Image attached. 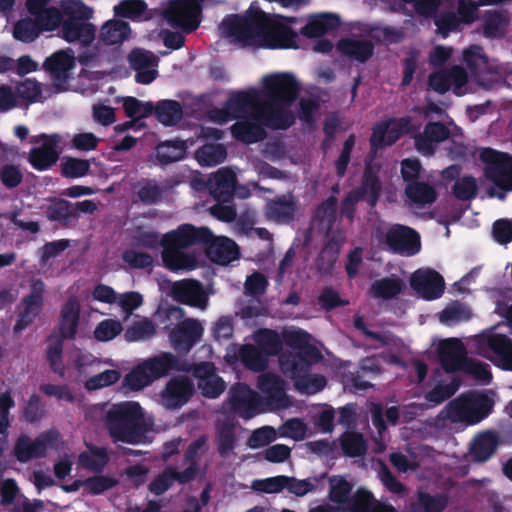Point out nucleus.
<instances>
[{
	"instance_id": "1",
	"label": "nucleus",
	"mask_w": 512,
	"mask_h": 512,
	"mask_svg": "<svg viewBox=\"0 0 512 512\" xmlns=\"http://www.w3.org/2000/svg\"><path fill=\"white\" fill-rule=\"evenodd\" d=\"M261 85L262 91L251 88L231 95L223 110L212 113V118L219 123L238 119L232 126V134L246 143L264 137L263 125L285 129L294 121L290 107L299 90L294 76L290 73L269 74L261 79Z\"/></svg>"
},
{
	"instance_id": "2",
	"label": "nucleus",
	"mask_w": 512,
	"mask_h": 512,
	"mask_svg": "<svg viewBox=\"0 0 512 512\" xmlns=\"http://www.w3.org/2000/svg\"><path fill=\"white\" fill-rule=\"evenodd\" d=\"M292 22V19L279 15L265 14L251 5L244 16H227L220 25V32L243 46L296 48L298 35L291 28Z\"/></svg>"
},
{
	"instance_id": "3",
	"label": "nucleus",
	"mask_w": 512,
	"mask_h": 512,
	"mask_svg": "<svg viewBox=\"0 0 512 512\" xmlns=\"http://www.w3.org/2000/svg\"><path fill=\"white\" fill-rule=\"evenodd\" d=\"M104 425L114 443L139 444L148 431L144 410L135 401L112 404L105 413Z\"/></svg>"
},
{
	"instance_id": "4",
	"label": "nucleus",
	"mask_w": 512,
	"mask_h": 512,
	"mask_svg": "<svg viewBox=\"0 0 512 512\" xmlns=\"http://www.w3.org/2000/svg\"><path fill=\"white\" fill-rule=\"evenodd\" d=\"M311 335L304 330L283 332V343L295 350L286 351L279 357V365L285 376H298L310 371L323 358L319 349L310 344Z\"/></svg>"
},
{
	"instance_id": "5",
	"label": "nucleus",
	"mask_w": 512,
	"mask_h": 512,
	"mask_svg": "<svg viewBox=\"0 0 512 512\" xmlns=\"http://www.w3.org/2000/svg\"><path fill=\"white\" fill-rule=\"evenodd\" d=\"M493 404L486 395H460L447 404L446 418L452 423L475 425L491 413Z\"/></svg>"
},
{
	"instance_id": "6",
	"label": "nucleus",
	"mask_w": 512,
	"mask_h": 512,
	"mask_svg": "<svg viewBox=\"0 0 512 512\" xmlns=\"http://www.w3.org/2000/svg\"><path fill=\"white\" fill-rule=\"evenodd\" d=\"M429 85L436 92L445 93L451 90L457 96L475 92L479 85L489 87L481 82L474 83L469 80L467 73L460 66H454L449 71L432 74L429 79Z\"/></svg>"
},
{
	"instance_id": "7",
	"label": "nucleus",
	"mask_w": 512,
	"mask_h": 512,
	"mask_svg": "<svg viewBox=\"0 0 512 512\" xmlns=\"http://www.w3.org/2000/svg\"><path fill=\"white\" fill-rule=\"evenodd\" d=\"M60 438L57 430L50 429L40 433L33 441L27 435H21L15 442L13 453L21 463L46 456L48 448H54Z\"/></svg>"
},
{
	"instance_id": "8",
	"label": "nucleus",
	"mask_w": 512,
	"mask_h": 512,
	"mask_svg": "<svg viewBox=\"0 0 512 512\" xmlns=\"http://www.w3.org/2000/svg\"><path fill=\"white\" fill-rule=\"evenodd\" d=\"M210 238L211 232L208 229L195 228L190 224H183L177 229L164 234L160 245L163 247V256H174L180 250Z\"/></svg>"
},
{
	"instance_id": "9",
	"label": "nucleus",
	"mask_w": 512,
	"mask_h": 512,
	"mask_svg": "<svg viewBox=\"0 0 512 512\" xmlns=\"http://www.w3.org/2000/svg\"><path fill=\"white\" fill-rule=\"evenodd\" d=\"M480 353L495 366L512 371V339L504 334L490 333L479 340Z\"/></svg>"
},
{
	"instance_id": "10",
	"label": "nucleus",
	"mask_w": 512,
	"mask_h": 512,
	"mask_svg": "<svg viewBox=\"0 0 512 512\" xmlns=\"http://www.w3.org/2000/svg\"><path fill=\"white\" fill-rule=\"evenodd\" d=\"M485 163V174L496 186L512 190V158L502 152L486 148L480 155Z\"/></svg>"
},
{
	"instance_id": "11",
	"label": "nucleus",
	"mask_w": 512,
	"mask_h": 512,
	"mask_svg": "<svg viewBox=\"0 0 512 512\" xmlns=\"http://www.w3.org/2000/svg\"><path fill=\"white\" fill-rule=\"evenodd\" d=\"M33 148L29 152V162L37 170H46L54 165L60 155V136L41 134L31 138Z\"/></svg>"
},
{
	"instance_id": "12",
	"label": "nucleus",
	"mask_w": 512,
	"mask_h": 512,
	"mask_svg": "<svg viewBox=\"0 0 512 512\" xmlns=\"http://www.w3.org/2000/svg\"><path fill=\"white\" fill-rule=\"evenodd\" d=\"M228 401L231 410L245 420L253 418L261 411L260 395L243 382L235 383L230 387Z\"/></svg>"
},
{
	"instance_id": "13",
	"label": "nucleus",
	"mask_w": 512,
	"mask_h": 512,
	"mask_svg": "<svg viewBox=\"0 0 512 512\" xmlns=\"http://www.w3.org/2000/svg\"><path fill=\"white\" fill-rule=\"evenodd\" d=\"M478 17L477 6L471 0H459L457 10H443L435 18V25L446 36L449 32L472 24Z\"/></svg>"
},
{
	"instance_id": "14",
	"label": "nucleus",
	"mask_w": 512,
	"mask_h": 512,
	"mask_svg": "<svg viewBox=\"0 0 512 512\" xmlns=\"http://www.w3.org/2000/svg\"><path fill=\"white\" fill-rule=\"evenodd\" d=\"M194 384L183 375L172 377L160 393L161 404L167 409H179L193 396Z\"/></svg>"
},
{
	"instance_id": "15",
	"label": "nucleus",
	"mask_w": 512,
	"mask_h": 512,
	"mask_svg": "<svg viewBox=\"0 0 512 512\" xmlns=\"http://www.w3.org/2000/svg\"><path fill=\"white\" fill-rule=\"evenodd\" d=\"M203 327L193 318H187L178 323L170 333V341L178 352H189L201 339Z\"/></svg>"
},
{
	"instance_id": "16",
	"label": "nucleus",
	"mask_w": 512,
	"mask_h": 512,
	"mask_svg": "<svg viewBox=\"0 0 512 512\" xmlns=\"http://www.w3.org/2000/svg\"><path fill=\"white\" fill-rule=\"evenodd\" d=\"M386 242L394 253L415 255L421 250L420 235L406 226L395 225L390 228Z\"/></svg>"
},
{
	"instance_id": "17",
	"label": "nucleus",
	"mask_w": 512,
	"mask_h": 512,
	"mask_svg": "<svg viewBox=\"0 0 512 512\" xmlns=\"http://www.w3.org/2000/svg\"><path fill=\"white\" fill-rule=\"evenodd\" d=\"M197 387L205 398L216 399L226 389V382L216 374V368L211 362H202L194 370Z\"/></svg>"
},
{
	"instance_id": "18",
	"label": "nucleus",
	"mask_w": 512,
	"mask_h": 512,
	"mask_svg": "<svg viewBox=\"0 0 512 512\" xmlns=\"http://www.w3.org/2000/svg\"><path fill=\"white\" fill-rule=\"evenodd\" d=\"M27 9L40 31H54L61 23V12L52 0H27Z\"/></svg>"
},
{
	"instance_id": "19",
	"label": "nucleus",
	"mask_w": 512,
	"mask_h": 512,
	"mask_svg": "<svg viewBox=\"0 0 512 512\" xmlns=\"http://www.w3.org/2000/svg\"><path fill=\"white\" fill-rule=\"evenodd\" d=\"M409 131V120L392 119L377 124L370 139L373 149L392 145L403 134Z\"/></svg>"
},
{
	"instance_id": "20",
	"label": "nucleus",
	"mask_w": 512,
	"mask_h": 512,
	"mask_svg": "<svg viewBox=\"0 0 512 512\" xmlns=\"http://www.w3.org/2000/svg\"><path fill=\"white\" fill-rule=\"evenodd\" d=\"M437 351L439 362L448 373L461 370L464 360L467 359L465 348L457 338L442 340Z\"/></svg>"
},
{
	"instance_id": "21",
	"label": "nucleus",
	"mask_w": 512,
	"mask_h": 512,
	"mask_svg": "<svg viewBox=\"0 0 512 512\" xmlns=\"http://www.w3.org/2000/svg\"><path fill=\"white\" fill-rule=\"evenodd\" d=\"M413 289L426 300L440 298L445 289L443 277L436 271H417L411 278Z\"/></svg>"
},
{
	"instance_id": "22",
	"label": "nucleus",
	"mask_w": 512,
	"mask_h": 512,
	"mask_svg": "<svg viewBox=\"0 0 512 512\" xmlns=\"http://www.w3.org/2000/svg\"><path fill=\"white\" fill-rule=\"evenodd\" d=\"M80 321V304L75 296L68 298L63 305L59 318V337L57 340H74Z\"/></svg>"
},
{
	"instance_id": "23",
	"label": "nucleus",
	"mask_w": 512,
	"mask_h": 512,
	"mask_svg": "<svg viewBox=\"0 0 512 512\" xmlns=\"http://www.w3.org/2000/svg\"><path fill=\"white\" fill-rule=\"evenodd\" d=\"M193 480H195V474L192 467L178 471L176 468L168 466L150 482L149 490L159 496L165 493L174 482L185 485Z\"/></svg>"
},
{
	"instance_id": "24",
	"label": "nucleus",
	"mask_w": 512,
	"mask_h": 512,
	"mask_svg": "<svg viewBox=\"0 0 512 512\" xmlns=\"http://www.w3.org/2000/svg\"><path fill=\"white\" fill-rule=\"evenodd\" d=\"M363 191L360 193L358 191L351 192L343 203L342 211L347 216L351 215L352 206L356 203L360 198L365 199L370 205L374 206L377 198L381 191V185L376 177V175L372 172L371 169H367L364 182H363Z\"/></svg>"
},
{
	"instance_id": "25",
	"label": "nucleus",
	"mask_w": 512,
	"mask_h": 512,
	"mask_svg": "<svg viewBox=\"0 0 512 512\" xmlns=\"http://www.w3.org/2000/svg\"><path fill=\"white\" fill-rule=\"evenodd\" d=\"M132 68L136 71V81L141 84L151 83L157 75V58L148 51L133 50L129 55Z\"/></svg>"
},
{
	"instance_id": "26",
	"label": "nucleus",
	"mask_w": 512,
	"mask_h": 512,
	"mask_svg": "<svg viewBox=\"0 0 512 512\" xmlns=\"http://www.w3.org/2000/svg\"><path fill=\"white\" fill-rule=\"evenodd\" d=\"M146 373L148 374L151 382L166 377L172 371L179 370V360L171 352H162L156 356L150 357L143 362Z\"/></svg>"
},
{
	"instance_id": "27",
	"label": "nucleus",
	"mask_w": 512,
	"mask_h": 512,
	"mask_svg": "<svg viewBox=\"0 0 512 512\" xmlns=\"http://www.w3.org/2000/svg\"><path fill=\"white\" fill-rule=\"evenodd\" d=\"M257 387L266 396L267 402L276 407L286 406V393L283 379L273 373L258 377Z\"/></svg>"
},
{
	"instance_id": "28",
	"label": "nucleus",
	"mask_w": 512,
	"mask_h": 512,
	"mask_svg": "<svg viewBox=\"0 0 512 512\" xmlns=\"http://www.w3.org/2000/svg\"><path fill=\"white\" fill-rule=\"evenodd\" d=\"M449 136L448 129L441 123L430 122L423 133L415 137L416 149L423 155H431L435 147Z\"/></svg>"
},
{
	"instance_id": "29",
	"label": "nucleus",
	"mask_w": 512,
	"mask_h": 512,
	"mask_svg": "<svg viewBox=\"0 0 512 512\" xmlns=\"http://www.w3.org/2000/svg\"><path fill=\"white\" fill-rule=\"evenodd\" d=\"M44 66L55 80L64 81L75 66L74 53L70 49L57 51L46 59Z\"/></svg>"
},
{
	"instance_id": "30",
	"label": "nucleus",
	"mask_w": 512,
	"mask_h": 512,
	"mask_svg": "<svg viewBox=\"0 0 512 512\" xmlns=\"http://www.w3.org/2000/svg\"><path fill=\"white\" fill-rule=\"evenodd\" d=\"M235 182V172L230 168H221L210 175L207 185L214 198L226 200L232 195Z\"/></svg>"
},
{
	"instance_id": "31",
	"label": "nucleus",
	"mask_w": 512,
	"mask_h": 512,
	"mask_svg": "<svg viewBox=\"0 0 512 512\" xmlns=\"http://www.w3.org/2000/svg\"><path fill=\"white\" fill-rule=\"evenodd\" d=\"M96 28L85 21L64 20L61 28V36L67 42H80L83 45L90 44L95 37Z\"/></svg>"
},
{
	"instance_id": "32",
	"label": "nucleus",
	"mask_w": 512,
	"mask_h": 512,
	"mask_svg": "<svg viewBox=\"0 0 512 512\" xmlns=\"http://www.w3.org/2000/svg\"><path fill=\"white\" fill-rule=\"evenodd\" d=\"M498 443V436L494 432H483L474 439L470 454L474 461L486 462L495 454Z\"/></svg>"
},
{
	"instance_id": "33",
	"label": "nucleus",
	"mask_w": 512,
	"mask_h": 512,
	"mask_svg": "<svg viewBox=\"0 0 512 512\" xmlns=\"http://www.w3.org/2000/svg\"><path fill=\"white\" fill-rule=\"evenodd\" d=\"M339 25L336 15L330 13L316 14L308 18L307 24L302 28L301 33L306 37H319Z\"/></svg>"
},
{
	"instance_id": "34",
	"label": "nucleus",
	"mask_w": 512,
	"mask_h": 512,
	"mask_svg": "<svg viewBox=\"0 0 512 512\" xmlns=\"http://www.w3.org/2000/svg\"><path fill=\"white\" fill-rule=\"evenodd\" d=\"M338 51L350 59L364 62L371 57L373 52L372 44L367 40L346 38L337 44Z\"/></svg>"
},
{
	"instance_id": "35",
	"label": "nucleus",
	"mask_w": 512,
	"mask_h": 512,
	"mask_svg": "<svg viewBox=\"0 0 512 512\" xmlns=\"http://www.w3.org/2000/svg\"><path fill=\"white\" fill-rule=\"evenodd\" d=\"M172 292L177 301L187 305H197L204 299L202 285L196 280L177 282Z\"/></svg>"
},
{
	"instance_id": "36",
	"label": "nucleus",
	"mask_w": 512,
	"mask_h": 512,
	"mask_svg": "<svg viewBox=\"0 0 512 512\" xmlns=\"http://www.w3.org/2000/svg\"><path fill=\"white\" fill-rule=\"evenodd\" d=\"M239 357L242 364L251 371L262 372L268 367V356L258 346L243 345Z\"/></svg>"
},
{
	"instance_id": "37",
	"label": "nucleus",
	"mask_w": 512,
	"mask_h": 512,
	"mask_svg": "<svg viewBox=\"0 0 512 512\" xmlns=\"http://www.w3.org/2000/svg\"><path fill=\"white\" fill-rule=\"evenodd\" d=\"M296 212V201L291 195L282 196L267 205V216L277 222L292 219Z\"/></svg>"
},
{
	"instance_id": "38",
	"label": "nucleus",
	"mask_w": 512,
	"mask_h": 512,
	"mask_svg": "<svg viewBox=\"0 0 512 512\" xmlns=\"http://www.w3.org/2000/svg\"><path fill=\"white\" fill-rule=\"evenodd\" d=\"M255 341L267 356H277L283 349V336L272 329L264 328L257 331Z\"/></svg>"
},
{
	"instance_id": "39",
	"label": "nucleus",
	"mask_w": 512,
	"mask_h": 512,
	"mask_svg": "<svg viewBox=\"0 0 512 512\" xmlns=\"http://www.w3.org/2000/svg\"><path fill=\"white\" fill-rule=\"evenodd\" d=\"M353 484L343 476L329 478L328 499L335 504L346 506L352 497Z\"/></svg>"
},
{
	"instance_id": "40",
	"label": "nucleus",
	"mask_w": 512,
	"mask_h": 512,
	"mask_svg": "<svg viewBox=\"0 0 512 512\" xmlns=\"http://www.w3.org/2000/svg\"><path fill=\"white\" fill-rule=\"evenodd\" d=\"M37 296H25L22 299L23 310L19 313L16 323L14 325V332L20 333L28 327L35 318L40 314L43 303L37 302L34 299Z\"/></svg>"
},
{
	"instance_id": "41",
	"label": "nucleus",
	"mask_w": 512,
	"mask_h": 512,
	"mask_svg": "<svg viewBox=\"0 0 512 512\" xmlns=\"http://www.w3.org/2000/svg\"><path fill=\"white\" fill-rule=\"evenodd\" d=\"M405 194L410 202L417 206L429 205L437 197L434 187L424 182H413L407 185Z\"/></svg>"
},
{
	"instance_id": "42",
	"label": "nucleus",
	"mask_w": 512,
	"mask_h": 512,
	"mask_svg": "<svg viewBox=\"0 0 512 512\" xmlns=\"http://www.w3.org/2000/svg\"><path fill=\"white\" fill-rule=\"evenodd\" d=\"M114 11L117 15L132 20L143 21L151 18V13L143 0H124L114 7Z\"/></svg>"
},
{
	"instance_id": "43",
	"label": "nucleus",
	"mask_w": 512,
	"mask_h": 512,
	"mask_svg": "<svg viewBox=\"0 0 512 512\" xmlns=\"http://www.w3.org/2000/svg\"><path fill=\"white\" fill-rule=\"evenodd\" d=\"M340 446L343 453L351 458L364 456L368 448L361 433L349 431L341 435Z\"/></svg>"
},
{
	"instance_id": "44",
	"label": "nucleus",
	"mask_w": 512,
	"mask_h": 512,
	"mask_svg": "<svg viewBox=\"0 0 512 512\" xmlns=\"http://www.w3.org/2000/svg\"><path fill=\"white\" fill-rule=\"evenodd\" d=\"M189 145H192V143L188 144L187 141L173 140L164 142L157 147V159L163 164L178 161L184 157Z\"/></svg>"
},
{
	"instance_id": "45",
	"label": "nucleus",
	"mask_w": 512,
	"mask_h": 512,
	"mask_svg": "<svg viewBox=\"0 0 512 512\" xmlns=\"http://www.w3.org/2000/svg\"><path fill=\"white\" fill-rule=\"evenodd\" d=\"M129 33L130 28L126 22L121 20H110L103 25L100 37L106 44L114 45L127 39Z\"/></svg>"
},
{
	"instance_id": "46",
	"label": "nucleus",
	"mask_w": 512,
	"mask_h": 512,
	"mask_svg": "<svg viewBox=\"0 0 512 512\" xmlns=\"http://www.w3.org/2000/svg\"><path fill=\"white\" fill-rule=\"evenodd\" d=\"M107 451L97 446L89 447L88 452L79 455V464L90 471L101 472L108 463Z\"/></svg>"
},
{
	"instance_id": "47",
	"label": "nucleus",
	"mask_w": 512,
	"mask_h": 512,
	"mask_svg": "<svg viewBox=\"0 0 512 512\" xmlns=\"http://www.w3.org/2000/svg\"><path fill=\"white\" fill-rule=\"evenodd\" d=\"M227 156L221 144H206L196 151L195 158L201 166H215L222 163Z\"/></svg>"
},
{
	"instance_id": "48",
	"label": "nucleus",
	"mask_w": 512,
	"mask_h": 512,
	"mask_svg": "<svg viewBox=\"0 0 512 512\" xmlns=\"http://www.w3.org/2000/svg\"><path fill=\"white\" fill-rule=\"evenodd\" d=\"M156 334V327L149 318L134 322L124 332V339L127 342H138L148 340Z\"/></svg>"
},
{
	"instance_id": "49",
	"label": "nucleus",
	"mask_w": 512,
	"mask_h": 512,
	"mask_svg": "<svg viewBox=\"0 0 512 512\" xmlns=\"http://www.w3.org/2000/svg\"><path fill=\"white\" fill-rule=\"evenodd\" d=\"M217 450L222 458L229 457L236 447L235 428L230 423H224L217 430Z\"/></svg>"
},
{
	"instance_id": "50",
	"label": "nucleus",
	"mask_w": 512,
	"mask_h": 512,
	"mask_svg": "<svg viewBox=\"0 0 512 512\" xmlns=\"http://www.w3.org/2000/svg\"><path fill=\"white\" fill-rule=\"evenodd\" d=\"M208 245V256H236L239 253L237 244L230 238L225 236H214L202 241Z\"/></svg>"
},
{
	"instance_id": "51",
	"label": "nucleus",
	"mask_w": 512,
	"mask_h": 512,
	"mask_svg": "<svg viewBox=\"0 0 512 512\" xmlns=\"http://www.w3.org/2000/svg\"><path fill=\"white\" fill-rule=\"evenodd\" d=\"M370 290L376 298L391 299L400 294L402 284L399 279L386 277L374 281Z\"/></svg>"
},
{
	"instance_id": "52",
	"label": "nucleus",
	"mask_w": 512,
	"mask_h": 512,
	"mask_svg": "<svg viewBox=\"0 0 512 512\" xmlns=\"http://www.w3.org/2000/svg\"><path fill=\"white\" fill-rule=\"evenodd\" d=\"M61 10L65 20L86 21L93 15L92 8L86 6L81 0H62Z\"/></svg>"
},
{
	"instance_id": "53",
	"label": "nucleus",
	"mask_w": 512,
	"mask_h": 512,
	"mask_svg": "<svg viewBox=\"0 0 512 512\" xmlns=\"http://www.w3.org/2000/svg\"><path fill=\"white\" fill-rule=\"evenodd\" d=\"M157 119L164 125H174L182 117L181 105L172 100H164L155 108Z\"/></svg>"
},
{
	"instance_id": "54",
	"label": "nucleus",
	"mask_w": 512,
	"mask_h": 512,
	"mask_svg": "<svg viewBox=\"0 0 512 512\" xmlns=\"http://www.w3.org/2000/svg\"><path fill=\"white\" fill-rule=\"evenodd\" d=\"M295 380L298 388L304 389L309 394H315L323 390L327 384V379L321 374H309L305 371L298 376H287Z\"/></svg>"
},
{
	"instance_id": "55",
	"label": "nucleus",
	"mask_w": 512,
	"mask_h": 512,
	"mask_svg": "<svg viewBox=\"0 0 512 512\" xmlns=\"http://www.w3.org/2000/svg\"><path fill=\"white\" fill-rule=\"evenodd\" d=\"M460 371L473 376L477 381L483 384H489L492 380L489 364L474 358L467 357Z\"/></svg>"
},
{
	"instance_id": "56",
	"label": "nucleus",
	"mask_w": 512,
	"mask_h": 512,
	"mask_svg": "<svg viewBox=\"0 0 512 512\" xmlns=\"http://www.w3.org/2000/svg\"><path fill=\"white\" fill-rule=\"evenodd\" d=\"M46 361L50 369L60 377L65 375V365L63 362V341L54 339L48 345L46 351Z\"/></svg>"
},
{
	"instance_id": "57",
	"label": "nucleus",
	"mask_w": 512,
	"mask_h": 512,
	"mask_svg": "<svg viewBox=\"0 0 512 512\" xmlns=\"http://www.w3.org/2000/svg\"><path fill=\"white\" fill-rule=\"evenodd\" d=\"M418 506L423 512H443L448 505V497L445 494L431 495L428 492H418Z\"/></svg>"
},
{
	"instance_id": "58",
	"label": "nucleus",
	"mask_w": 512,
	"mask_h": 512,
	"mask_svg": "<svg viewBox=\"0 0 512 512\" xmlns=\"http://www.w3.org/2000/svg\"><path fill=\"white\" fill-rule=\"evenodd\" d=\"M463 61L479 76L488 69V59L479 46H471L464 50Z\"/></svg>"
},
{
	"instance_id": "59",
	"label": "nucleus",
	"mask_w": 512,
	"mask_h": 512,
	"mask_svg": "<svg viewBox=\"0 0 512 512\" xmlns=\"http://www.w3.org/2000/svg\"><path fill=\"white\" fill-rule=\"evenodd\" d=\"M151 384V379L141 363L128 372L122 382V386L131 391H139Z\"/></svg>"
},
{
	"instance_id": "60",
	"label": "nucleus",
	"mask_w": 512,
	"mask_h": 512,
	"mask_svg": "<svg viewBox=\"0 0 512 512\" xmlns=\"http://www.w3.org/2000/svg\"><path fill=\"white\" fill-rule=\"evenodd\" d=\"M375 502L373 494L363 488L357 489L351 500L346 505L348 512H372Z\"/></svg>"
},
{
	"instance_id": "61",
	"label": "nucleus",
	"mask_w": 512,
	"mask_h": 512,
	"mask_svg": "<svg viewBox=\"0 0 512 512\" xmlns=\"http://www.w3.org/2000/svg\"><path fill=\"white\" fill-rule=\"evenodd\" d=\"M123 109L130 118H144L153 112L150 102H141L134 97H126L122 100Z\"/></svg>"
},
{
	"instance_id": "62",
	"label": "nucleus",
	"mask_w": 512,
	"mask_h": 512,
	"mask_svg": "<svg viewBox=\"0 0 512 512\" xmlns=\"http://www.w3.org/2000/svg\"><path fill=\"white\" fill-rule=\"evenodd\" d=\"M508 23V17L503 13L489 12L484 21V34L488 37L500 36Z\"/></svg>"
},
{
	"instance_id": "63",
	"label": "nucleus",
	"mask_w": 512,
	"mask_h": 512,
	"mask_svg": "<svg viewBox=\"0 0 512 512\" xmlns=\"http://www.w3.org/2000/svg\"><path fill=\"white\" fill-rule=\"evenodd\" d=\"M123 330L118 320L105 319L101 321L94 330V336L99 341H110L117 337Z\"/></svg>"
},
{
	"instance_id": "64",
	"label": "nucleus",
	"mask_w": 512,
	"mask_h": 512,
	"mask_svg": "<svg viewBox=\"0 0 512 512\" xmlns=\"http://www.w3.org/2000/svg\"><path fill=\"white\" fill-rule=\"evenodd\" d=\"M120 379V373L114 369H107L99 374L90 377L85 387L88 390H98L115 384Z\"/></svg>"
}]
</instances>
